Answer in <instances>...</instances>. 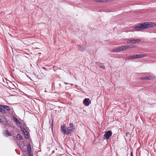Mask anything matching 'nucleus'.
<instances>
[{"instance_id":"obj_1","label":"nucleus","mask_w":156,"mask_h":156,"mask_svg":"<svg viewBox=\"0 0 156 156\" xmlns=\"http://www.w3.org/2000/svg\"><path fill=\"white\" fill-rule=\"evenodd\" d=\"M155 24L154 23L146 22L138 24L134 27L136 31H140L150 27H154Z\"/></svg>"},{"instance_id":"obj_2","label":"nucleus","mask_w":156,"mask_h":156,"mask_svg":"<svg viewBox=\"0 0 156 156\" xmlns=\"http://www.w3.org/2000/svg\"><path fill=\"white\" fill-rule=\"evenodd\" d=\"M112 133L111 130H109L105 132L104 135V139H108L112 135Z\"/></svg>"},{"instance_id":"obj_3","label":"nucleus","mask_w":156,"mask_h":156,"mask_svg":"<svg viewBox=\"0 0 156 156\" xmlns=\"http://www.w3.org/2000/svg\"><path fill=\"white\" fill-rule=\"evenodd\" d=\"M74 131V129H71L69 127L67 129H66L65 130H63V133L65 134H69L71 133V132H73Z\"/></svg>"},{"instance_id":"obj_4","label":"nucleus","mask_w":156,"mask_h":156,"mask_svg":"<svg viewBox=\"0 0 156 156\" xmlns=\"http://www.w3.org/2000/svg\"><path fill=\"white\" fill-rule=\"evenodd\" d=\"M90 100L88 98L84 99L83 101V104L86 106H88L91 103Z\"/></svg>"},{"instance_id":"obj_5","label":"nucleus","mask_w":156,"mask_h":156,"mask_svg":"<svg viewBox=\"0 0 156 156\" xmlns=\"http://www.w3.org/2000/svg\"><path fill=\"white\" fill-rule=\"evenodd\" d=\"M133 46H129L128 45L122 46L120 47H119V49L120 51L125 50L129 48H132Z\"/></svg>"},{"instance_id":"obj_6","label":"nucleus","mask_w":156,"mask_h":156,"mask_svg":"<svg viewBox=\"0 0 156 156\" xmlns=\"http://www.w3.org/2000/svg\"><path fill=\"white\" fill-rule=\"evenodd\" d=\"M0 107L3 108L8 111H10L11 110L10 108L8 106L0 105Z\"/></svg>"},{"instance_id":"obj_7","label":"nucleus","mask_w":156,"mask_h":156,"mask_svg":"<svg viewBox=\"0 0 156 156\" xmlns=\"http://www.w3.org/2000/svg\"><path fill=\"white\" fill-rule=\"evenodd\" d=\"M97 65L100 66V67L103 69H105V67L103 66V63H101L99 62H97L96 63Z\"/></svg>"},{"instance_id":"obj_8","label":"nucleus","mask_w":156,"mask_h":156,"mask_svg":"<svg viewBox=\"0 0 156 156\" xmlns=\"http://www.w3.org/2000/svg\"><path fill=\"white\" fill-rule=\"evenodd\" d=\"M140 41V40L139 39H133L131 40L132 44H135L136 42H139Z\"/></svg>"},{"instance_id":"obj_9","label":"nucleus","mask_w":156,"mask_h":156,"mask_svg":"<svg viewBox=\"0 0 156 156\" xmlns=\"http://www.w3.org/2000/svg\"><path fill=\"white\" fill-rule=\"evenodd\" d=\"M152 79L151 77V76H149L145 77H142L141 78V79L142 80H151Z\"/></svg>"},{"instance_id":"obj_10","label":"nucleus","mask_w":156,"mask_h":156,"mask_svg":"<svg viewBox=\"0 0 156 156\" xmlns=\"http://www.w3.org/2000/svg\"><path fill=\"white\" fill-rule=\"evenodd\" d=\"M112 0H95L96 2H105L112 1Z\"/></svg>"},{"instance_id":"obj_11","label":"nucleus","mask_w":156,"mask_h":156,"mask_svg":"<svg viewBox=\"0 0 156 156\" xmlns=\"http://www.w3.org/2000/svg\"><path fill=\"white\" fill-rule=\"evenodd\" d=\"M13 119L14 120V121L16 122L17 124L18 125H20V122L19 121V120L15 117H13Z\"/></svg>"},{"instance_id":"obj_12","label":"nucleus","mask_w":156,"mask_h":156,"mask_svg":"<svg viewBox=\"0 0 156 156\" xmlns=\"http://www.w3.org/2000/svg\"><path fill=\"white\" fill-rule=\"evenodd\" d=\"M8 130H6L4 133V134L5 136H6L7 137L11 136V134L10 133L8 132Z\"/></svg>"},{"instance_id":"obj_13","label":"nucleus","mask_w":156,"mask_h":156,"mask_svg":"<svg viewBox=\"0 0 156 156\" xmlns=\"http://www.w3.org/2000/svg\"><path fill=\"white\" fill-rule=\"evenodd\" d=\"M27 151L28 152L31 151V147L30 143H28L27 144Z\"/></svg>"},{"instance_id":"obj_14","label":"nucleus","mask_w":156,"mask_h":156,"mask_svg":"<svg viewBox=\"0 0 156 156\" xmlns=\"http://www.w3.org/2000/svg\"><path fill=\"white\" fill-rule=\"evenodd\" d=\"M128 60H131L132 59H134L135 58L134 55H131L127 57V58Z\"/></svg>"},{"instance_id":"obj_15","label":"nucleus","mask_w":156,"mask_h":156,"mask_svg":"<svg viewBox=\"0 0 156 156\" xmlns=\"http://www.w3.org/2000/svg\"><path fill=\"white\" fill-rule=\"evenodd\" d=\"M65 125L64 124H63V125H62V126H61V130L62 132L63 133V132H64L63 131V130H65L66 129V128L65 129Z\"/></svg>"},{"instance_id":"obj_16","label":"nucleus","mask_w":156,"mask_h":156,"mask_svg":"<svg viewBox=\"0 0 156 156\" xmlns=\"http://www.w3.org/2000/svg\"><path fill=\"white\" fill-rule=\"evenodd\" d=\"M119 47L118 48H116L113 49V51L114 52H118L120 51V49H119Z\"/></svg>"},{"instance_id":"obj_17","label":"nucleus","mask_w":156,"mask_h":156,"mask_svg":"<svg viewBox=\"0 0 156 156\" xmlns=\"http://www.w3.org/2000/svg\"><path fill=\"white\" fill-rule=\"evenodd\" d=\"M69 128H71V129H75L74 125L72 123H70L69 124Z\"/></svg>"},{"instance_id":"obj_18","label":"nucleus","mask_w":156,"mask_h":156,"mask_svg":"<svg viewBox=\"0 0 156 156\" xmlns=\"http://www.w3.org/2000/svg\"><path fill=\"white\" fill-rule=\"evenodd\" d=\"M17 138L19 139V140H21L22 139V136L20 134H18L17 135Z\"/></svg>"},{"instance_id":"obj_19","label":"nucleus","mask_w":156,"mask_h":156,"mask_svg":"<svg viewBox=\"0 0 156 156\" xmlns=\"http://www.w3.org/2000/svg\"><path fill=\"white\" fill-rule=\"evenodd\" d=\"M79 46V49L81 51H83L84 50V48L83 47H82V46L80 45L78 46Z\"/></svg>"},{"instance_id":"obj_20","label":"nucleus","mask_w":156,"mask_h":156,"mask_svg":"<svg viewBox=\"0 0 156 156\" xmlns=\"http://www.w3.org/2000/svg\"><path fill=\"white\" fill-rule=\"evenodd\" d=\"M139 58H142L145 56V55L143 54H137Z\"/></svg>"},{"instance_id":"obj_21","label":"nucleus","mask_w":156,"mask_h":156,"mask_svg":"<svg viewBox=\"0 0 156 156\" xmlns=\"http://www.w3.org/2000/svg\"><path fill=\"white\" fill-rule=\"evenodd\" d=\"M0 112H1L3 113V114H4V113L6 114V112H5V110H4L3 109L1 108V109L0 111Z\"/></svg>"},{"instance_id":"obj_22","label":"nucleus","mask_w":156,"mask_h":156,"mask_svg":"<svg viewBox=\"0 0 156 156\" xmlns=\"http://www.w3.org/2000/svg\"><path fill=\"white\" fill-rule=\"evenodd\" d=\"M25 135V137L26 139H28L29 138V135L27 134V133H24Z\"/></svg>"},{"instance_id":"obj_23","label":"nucleus","mask_w":156,"mask_h":156,"mask_svg":"<svg viewBox=\"0 0 156 156\" xmlns=\"http://www.w3.org/2000/svg\"><path fill=\"white\" fill-rule=\"evenodd\" d=\"M22 131L24 133V134L25 133H27V131L24 128H23L22 130Z\"/></svg>"},{"instance_id":"obj_24","label":"nucleus","mask_w":156,"mask_h":156,"mask_svg":"<svg viewBox=\"0 0 156 156\" xmlns=\"http://www.w3.org/2000/svg\"><path fill=\"white\" fill-rule=\"evenodd\" d=\"M28 152L29 154V156H33V154L32 153L31 151H30V152Z\"/></svg>"},{"instance_id":"obj_25","label":"nucleus","mask_w":156,"mask_h":156,"mask_svg":"<svg viewBox=\"0 0 156 156\" xmlns=\"http://www.w3.org/2000/svg\"><path fill=\"white\" fill-rule=\"evenodd\" d=\"M134 55V57H135V58H139V57L138 56V55Z\"/></svg>"},{"instance_id":"obj_26","label":"nucleus","mask_w":156,"mask_h":156,"mask_svg":"<svg viewBox=\"0 0 156 156\" xmlns=\"http://www.w3.org/2000/svg\"><path fill=\"white\" fill-rule=\"evenodd\" d=\"M127 44H132L131 40H130L129 41L127 42Z\"/></svg>"},{"instance_id":"obj_27","label":"nucleus","mask_w":156,"mask_h":156,"mask_svg":"<svg viewBox=\"0 0 156 156\" xmlns=\"http://www.w3.org/2000/svg\"><path fill=\"white\" fill-rule=\"evenodd\" d=\"M2 122V119H0V123Z\"/></svg>"},{"instance_id":"obj_28","label":"nucleus","mask_w":156,"mask_h":156,"mask_svg":"<svg viewBox=\"0 0 156 156\" xmlns=\"http://www.w3.org/2000/svg\"><path fill=\"white\" fill-rule=\"evenodd\" d=\"M64 83L65 84H66L67 85V84H68V83H66V82H64Z\"/></svg>"},{"instance_id":"obj_29","label":"nucleus","mask_w":156,"mask_h":156,"mask_svg":"<svg viewBox=\"0 0 156 156\" xmlns=\"http://www.w3.org/2000/svg\"><path fill=\"white\" fill-rule=\"evenodd\" d=\"M131 156H133V154H132V153H131Z\"/></svg>"}]
</instances>
